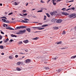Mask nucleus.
Returning a JSON list of instances; mask_svg holds the SVG:
<instances>
[{
    "mask_svg": "<svg viewBox=\"0 0 76 76\" xmlns=\"http://www.w3.org/2000/svg\"><path fill=\"white\" fill-rule=\"evenodd\" d=\"M39 38V37H36L35 38H34L33 39H33V40H37V39H38Z\"/></svg>",
    "mask_w": 76,
    "mask_h": 76,
    "instance_id": "nucleus-16",
    "label": "nucleus"
},
{
    "mask_svg": "<svg viewBox=\"0 0 76 76\" xmlns=\"http://www.w3.org/2000/svg\"><path fill=\"white\" fill-rule=\"evenodd\" d=\"M2 20L4 21V22H6V20L5 19H2Z\"/></svg>",
    "mask_w": 76,
    "mask_h": 76,
    "instance_id": "nucleus-27",
    "label": "nucleus"
},
{
    "mask_svg": "<svg viewBox=\"0 0 76 76\" xmlns=\"http://www.w3.org/2000/svg\"><path fill=\"white\" fill-rule=\"evenodd\" d=\"M41 32V31H35V32H34V33H37V32Z\"/></svg>",
    "mask_w": 76,
    "mask_h": 76,
    "instance_id": "nucleus-57",
    "label": "nucleus"
},
{
    "mask_svg": "<svg viewBox=\"0 0 76 76\" xmlns=\"http://www.w3.org/2000/svg\"><path fill=\"white\" fill-rule=\"evenodd\" d=\"M12 14H13V12H11L10 13H9L8 14V15H12Z\"/></svg>",
    "mask_w": 76,
    "mask_h": 76,
    "instance_id": "nucleus-38",
    "label": "nucleus"
},
{
    "mask_svg": "<svg viewBox=\"0 0 76 76\" xmlns=\"http://www.w3.org/2000/svg\"><path fill=\"white\" fill-rule=\"evenodd\" d=\"M56 1V0H52V2H55V1Z\"/></svg>",
    "mask_w": 76,
    "mask_h": 76,
    "instance_id": "nucleus-55",
    "label": "nucleus"
},
{
    "mask_svg": "<svg viewBox=\"0 0 76 76\" xmlns=\"http://www.w3.org/2000/svg\"><path fill=\"white\" fill-rule=\"evenodd\" d=\"M53 2V5H54V6H56V3H55L54 2Z\"/></svg>",
    "mask_w": 76,
    "mask_h": 76,
    "instance_id": "nucleus-32",
    "label": "nucleus"
},
{
    "mask_svg": "<svg viewBox=\"0 0 76 76\" xmlns=\"http://www.w3.org/2000/svg\"><path fill=\"white\" fill-rule=\"evenodd\" d=\"M24 20H22L21 21V22H22V23H24Z\"/></svg>",
    "mask_w": 76,
    "mask_h": 76,
    "instance_id": "nucleus-56",
    "label": "nucleus"
},
{
    "mask_svg": "<svg viewBox=\"0 0 76 76\" xmlns=\"http://www.w3.org/2000/svg\"><path fill=\"white\" fill-rule=\"evenodd\" d=\"M50 14L52 16H53L54 15H56V14L54 13V12H50Z\"/></svg>",
    "mask_w": 76,
    "mask_h": 76,
    "instance_id": "nucleus-13",
    "label": "nucleus"
},
{
    "mask_svg": "<svg viewBox=\"0 0 76 76\" xmlns=\"http://www.w3.org/2000/svg\"><path fill=\"white\" fill-rule=\"evenodd\" d=\"M65 49H66V48H61V50H64Z\"/></svg>",
    "mask_w": 76,
    "mask_h": 76,
    "instance_id": "nucleus-58",
    "label": "nucleus"
},
{
    "mask_svg": "<svg viewBox=\"0 0 76 76\" xmlns=\"http://www.w3.org/2000/svg\"><path fill=\"white\" fill-rule=\"evenodd\" d=\"M19 15H20V16H23V17H25V16L24 15H23L20 14H19Z\"/></svg>",
    "mask_w": 76,
    "mask_h": 76,
    "instance_id": "nucleus-48",
    "label": "nucleus"
},
{
    "mask_svg": "<svg viewBox=\"0 0 76 76\" xmlns=\"http://www.w3.org/2000/svg\"><path fill=\"white\" fill-rule=\"evenodd\" d=\"M48 26V24H45L42 26V27H46V26Z\"/></svg>",
    "mask_w": 76,
    "mask_h": 76,
    "instance_id": "nucleus-17",
    "label": "nucleus"
},
{
    "mask_svg": "<svg viewBox=\"0 0 76 76\" xmlns=\"http://www.w3.org/2000/svg\"><path fill=\"white\" fill-rule=\"evenodd\" d=\"M27 15V13H25V14H23V16H24V17L25 16H26Z\"/></svg>",
    "mask_w": 76,
    "mask_h": 76,
    "instance_id": "nucleus-44",
    "label": "nucleus"
},
{
    "mask_svg": "<svg viewBox=\"0 0 76 76\" xmlns=\"http://www.w3.org/2000/svg\"><path fill=\"white\" fill-rule=\"evenodd\" d=\"M53 28L54 30H56V29H58V27H54Z\"/></svg>",
    "mask_w": 76,
    "mask_h": 76,
    "instance_id": "nucleus-15",
    "label": "nucleus"
},
{
    "mask_svg": "<svg viewBox=\"0 0 76 76\" xmlns=\"http://www.w3.org/2000/svg\"><path fill=\"white\" fill-rule=\"evenodd\" d=\"M31 60L29 59H27L26 60V63H29V62H30Z\"/></svg>",
    "mask_w": 76,
    "mask_h": 76,
    "instance_id": "nucleus-11",
    "label": "nucleus"
},
{
    "mask_svg": "<svg viewBox=\"0 0 76 76\" xmlns=\"http://www.w3.org/2000/svg\"><path fill=\"white\" fill-rule=\"evenodd\" d=\"M24 20H26H26H29L27 18H25L24 19Z\"/></svg>",
    "mask_w": 76,
    "mask_h": 76,
    "instance_id": "nucleus-41",
    "label": "nucleus"
},
{
    "mask_svg": "<svg viewBox=\"0 0 76 76\" xmlns=\"http://www.w3.org/2000/svg\"><path fill=\"white\" fill-rule=\"evenodd\" d=\"M2 38H3V37L1 36V35H0V39H1Z\"/></svg>",
    "mask_w": 76,
    "mask_h": 76,
    "instance_id": "nucleus-45",
    "label": "nucleus"
},
{
    "mask_svg": "<svg viewBox=\"0 0 76 76\" xmlns=\"http://www.w3.org/2000/svg\"><path fill=\"white\" fill-rule=\"evenodd\" d=\"M54 13H57V11H55L54 12Z\"/></svg>",
    "mask_w": 76,
    "mask_h": 76,
    "instance_id": "nucleus-60",
    "label": "nucleus"
},
{
    "mask_svg": "<svg viewBox=\"0 0 76 76\" xmlns=\"http://www.w3.org/2000/svg\"><path fill=\"white\" fill-rule=\"evenodd\" d=\"M64 15H69V14L67 13H65Z\"/></svg>",
    "mask_w": 76,
    "mask_h": 76,
    "instance_id": "nucleus-47",
    "label": "nucleus"
},
{
    "mask_svg": "<svg viewBox=\"0 0 76 76\" xmlns=\"http://www.w3.org/2000/svg\"><path fill=\"white\" fill-rule=\"evenodd\" d=\"M41 27H32V28L33 29H38L39 30H42L44 29V28H41Z\"/></svg>",
    "mask_w": 76,
    "mask_h": 76,
    "instance_id": "nucleus-2",
    "label": "nucleus"
},
{
    "mask_svg": "<svg viewBox=\"0 0 76 76\" xmlns=\"http://www.w3.org/2000/svg\"><path fill=\"white\" fill-rule=\"evenodd\" d=\"M76 55H75V56H72V57H71V59H72V58H76Z\"/></svg>",
    "mask_w": 76,
    "mask_h": 76,
    "instance_id": "nucleus-19",
    "label": "nucleus"
},
{
    "mask_svg": "<svg viewBox=\"0 0 76 76\" xmlns=\"http://www.w3.org/2000/svg\"><path fill=\"white\" fill-rule=\"evenodd\" d=\"M21 28H26V26H20Z\"/></svg>",
    "mask_w": 76,
    "mask_h": 76,
    "instance_id": "nucleus-14",
    "label": "nucleus"
},
{
    "mask_svg": "<svg viewBox=\"0 0 76 76\" xmlns=\"http://www.w3.org/2000/svg\"><path fill=\"white\" fill-rule=\"evenodd\" d=\"M9 58H10V59H11V60H12V59L13 58V57L11 56H10L9 57Z\"/></svg>",
    "mask_w": 76,
    "mask_h": 76,
    "instance_id": "nucleus-24",
    "label": "nucleus"
},
{
    "mask_svg": "<svg viewBox=\"0 0 76 76\" xmlns=\"http://www.w3.org/2000/svg\"><path fill=\"white\" fill-rule=\"evenodd\" d=\"M0 48L1 49H3V48H4V47H3V46L1 45L0 46Z\"/></svg>",
    "mask_w": 76,
    "mask_h": 76,
    "instance_id": "nucleus-26",
    "label": "nucleus"
},
{
    "mask_svg": "<svg viewBox=\"0 0 76 76\" xmlns=\"http://www.w3.org/2000/svg\"><path fill=\"white\" fill-rule=\"evenodd\" d=\"M44 16V20H46V18H47V16Z\"/></svg>",
    "mask_w": 76,
    "mask_h": 76,
    "instance_id": "nucleus-33",
    "label": "nucleus"
},
{
    "mask_svg": "<svg viewBox=\"0 0 76 76\" xmlns=\"http://www.w3.org/2000/svg\"><path fill=\"white\" fill-rule=\"evenodd\" d=\"M0 31L1 34H4V33L3 32L1 31Z\"/></svg>",
    "mask_w": 76,
    "mask_h": 76,
    "instance_id": "nucleus-43",
    "label": "nucleus"
},
{
    "mask_svg": "<svg viewBox=\"0 0 76 76\" xmlns=\"http://www.w3.org/2000/svg\"><path fill=\"white\" fill-rule=\"evenodd\" d=\"M71 10L70 8L67 9V10H66V11H68V10Z\"/></svg>",
    "mask_w": 76,
    "mask_h": 76,
    "instance_id": "nucleus-46",
    "label": "nucleus"
},
{
    "mask_svg": "<svg viewBox=\"0 0 76 76\" xmlns=\"http://www.w3.org/2000/svg\"><path fill=\"white\" fill-rule=\"evenodd\" d=\"M4 53H1V55H4Z\"/></svg>",
    "mask_w": 76,
    "mask_h": 76,
    "instance_id": "nucleus-61",
    "label": "nucleus"
},
{
    "mask_svg": "<svg viewBox=\"0 0 76 76\" xmlns=\"http://www.w3.org/2000/svg\"><path fill=\"white\" fill-rule=\"evenodd\" d=\"M66 9V8H62L61 9V10H65V9Z\"/></svg>",
    "mask_w": 76,
    "mask_h": 76,
    "instance_id": "nucleus-52",
    "label": "nucleus"
},
{
    "mask_svg": "<svg viewBox=\"0 0 76 76\" xmlns=\"http://www.w3.org/2000/svg\"><path fill=\"white\" fill-rule=\"evenodd\" d=\"M23 42L25 43V44H27L28 42V40H24L23 41Z\"/></svg>",
    "mask_w": 76,
    "mask_h": 76,
    "instance_id": "nucleus-12",
    "label": "nucleus"
},
{
    "mask_svg": "<svg viewBox=\"0 0 76 76\" xmlns=\"http://www.w3.org/2000/svg\"><path fill=\"white\" fill-rule=\"evenodd\" d=\"M66 34V32L65 31H63L62 34V35H64V34Z\"/></svg>",
    "mask_w": 76,
    "mask_h": 76,
    "instance_id": "nucleus-28",
    "label": "nucleus"
},
{
    "mask_svg": "<svg viewBox=\"0 0 76 76\" xmlns=\"http://www.w3.org/2000/svg\"><path fill=\"white\" fill-rule=\"evenodd\" d=\"M15 58H18V55H15Z\"/></svg>",
    "mask_w": 76,
    "mask_h": 76,
    "instance_id": "nucleus-54",
    "label": "nucleus"
},
{
    "mask_svg": "<svg viewBox=\"0 0 76 76\" xmlns=\"http://www.w3.org/2000/svg\"><path fill=\"white\" fill-rule=\"evenodd\" d=\"M17 64H18V65H19L20 64V62H18L17 63Z\"/></svg>",
    "mask_w": 76,
    "mask_h": 76,
    "instance_id": "nucleus-30",
    "label": "nucleus"
},
{
    "mask_svg": "<svg viewBox=\"0 0 76 76\" xmlns=\"http://www.w3.org/2000/svg\"><path fill=\"white\" fill-rule=\"evenodd\" d=\"M61 70H62V69H59L58 70V72H61Z\"/></svg>",
    "mask_w": 76,
    "mask_h": 76,
    "instance_id": "nucleus-35",
    "label": "nucleus"
},
{
    "mask_svg": "<svg viewBox=\"0 0 76 76\" xmlns=\"http://www.w3.org/2000/svg\"><path fill=\"white\" fill-rule=\"evenodd\" d=\"M19 44H22V42H19Z\"/></svg>",
    "mask_w": 76,
    "mask_h": 76,
    "instance_id": "nucleus-51",
    "label": "nucleus"
},
{
    "mask_svg": "<svg viewBox=\"0 0 76 76\" xmlns=\"http://www.w3.org/2000/svg\"><path fill=\"white\" fill-rule=\"evenodd\" d=\"M20 64H23V62H20Z\"/></svg>",
    "mask_w": 76,
    "mask_h": 76,
    "instance_id": "nucleus-53",
    "label": "nucleus"
},
{
    "mask_svg": "<svg viewBox=\"0 0 76 76\" xmlns=\"http://www.w3.org/2000/svg\"><path fill=\"white\" fill-rule=\"evenodd\" d=\"M46 15H47L48 17L49 18H50V15H49L48 13H46Z\"/></svg>",
    "mask_w": 76,
    "mask_h": 76,
    "instance_id": "nucleus-25",
    "label": "nucleus"
},
{
    "mask_svg": "<svg viewBox=\"0 0 76 76\" xmlns=\"http://www.w3.org/2000/svg\"><path fill=\"white\" fill-rule=\"evenodd\" d=\"M40 2L41 3H45V2L43 0H42L40 1Z\"/></svg>",
    "mask_w": 76,
    "mask_h": 76,
    "instance_id": "nucleus-36",
    "label": "nucleus"
},
{
    "mask_svg": "<svg viewBox=\"0 0 76 76\" xmlns=\"http://www.w3.org/2000/svg\"><path fill=\"white\" fill-rule=\"evenodd\" d=\"M2 18H3L4 19H7V18L5 17H3L1 18V19H2Z\"/></svg>",
    "mask_w": 76,
    "mask_h": 76,
    "instance_id": "nucleus-34",
    "label": "nucleus"
},
{
    "mask_svg": "<svg viewBox=\"0 0 76 76\" xmlns=\"http://www.w3.org/2000/svg\"><path fill=\"white\" fill-rule=\"evenodd\" d=\"M10 42H10H14V40L12 39H11L9 41Z\"/></svg>",
    "mask_w": 76,
    "mask_h": 76,
    "instance_id": "nucleus-42",
    "label": "nucleus"
},
{
    "mask_svg": "<svg viewBox=\"0 0 76 76\" xmlns=\"http://www.w3.org/2000/svg\"><path fill=\"white\" fill-rule=\"evenodd\" d=\"M69 18H71L72 17L73 18H76V14H73L70 15H69L68 16Z\"/></svg>",
    "mask_w": 76,
    "mask_h": 76,
    "instance_id": "nucleus-3",
    "label": "nucleus"
},
{
    "mask_svg": "<svg viewBox=\"0 0 76 76\" xmlns=\"http://www.w3.org/2000/svg\"><path fill=\"white\" fill-rule=\"evenodd\" d=\"M43 68L44 69H45V70H49L50 69V68H49V67H45L44 66L43 67Z\"/></svg>",
    "mask_w": 76,
    "mask_h": 76,
    "instance_id": "nucleus-8",
    "label": "nucleus"
},
{
    "mask_svg": "<svg viewBox=\"0 0 76 76\" xmlns=\"http://www.w3.org/2000/svg\"><path fill=\"white\" fill-rule=\"evenodd\" d=\"M58 58V57L56 56L55 58H53V60H56Z\"/></svg>",
    "mask_w": 76,
    "mask_h": 76,
    "instance_id": "nucleus-29",
    "label": "nucleus"
},
{
    "mask_svg": "<svg viewBox=\"0 0 76 76\" xmlns=\"http://www.w3.org/2000/svg\"><path fill=\"white\" fill-rule=\"evenodd\" d=\"M16 70L18 71H20L21 70V69H20V68H19V67H17Z\"/></svg>",
    "mask_w": 76,
    "mask_h": 76,
    "instance_id": "nucleus-18",
    "label": "nucleus"
},
{
    "mask_svg": "<svg viewBox=\"0 0 76 76\" xmlns=\"http://www.w3.org/2000/svg\"><path fill=\"white\" fill-rule=\"evenodd\" d=\"M42 23H39L38 24V25H42Z\"/></svg>",
    "mask_w": 76,
    "mask_h": 76,
    "instance_id": "nucleus-64",
    "label": "nucleus"
},
{
    "mask_svg": "<svg viewBox=\"0 0 76 76\" xmlns=\"http://www.w3.org/2000/svg\"><path fill=\"white\" fill-rule=\"evenodd\" d=\"M56 20V19L55 18H53L52 19L51 21L52 23H55Z\"/></svg>",
    "mask_w": 76,
    "mask_h": 76,
    "instance_id": "nucleus-5",
    "label": "nucleus"
},
{
    "mask_svg": "<svg viewBox=\"0 0 76 76\" xmlns=\"http://www.w3.org/2000/svg\"><path fill=\"white\" fill-rule=\"evenodd\" d=\"M3 26L4 27H5V26H6V27H7V26H8L7 25V24H6L5 23L3 24Z\"/></svg>",
    "mask_w": 76,
    "mask_h": 76,
    "instance_id": "nucleus-22",
    "label": "nucleus"
},
{
    "mask_svg": "<svg viewBox=\"0 0 76 76\" xmlns=\"http://www.w3.org/2000/svg\"><path fill=\"white\" fill-rule=\"evenodd\" d=\"M7 29H10V30H13V31L15 30V29L11 28V27H7L6 28Z\"/></svg>",
    "mask_w": 76,
    "mask_h": 76,
    "instance_id": "nucleus-6",
    "label": "nucleus"
},
{
    "mask_svg": "<svg viewBox=\"0 0 76 76\" xmlns=\"http://www.w3.org/2000/svg\"><path fill=\"white\" fill-rule=\"evenodd\" d=\"M26 32V30H20V31L18 32H17L16 33V34L17 35H19V34H23V33H25Z\"/></svg>",
    "mask_w": 76,
    "mask_h": 76,
    "instance_id": "nucleus-1",
    "label": "nucleus"
},
{
    "mask_svg": "<svg viewBox=\"0 0 76 76\" xmlns=\"http://www.w3.org/2000/svg\"><path fill=\"white\" fill-rule=\"evenodd\" d=\"M70 9L71 10H74L75 9V8L74 7L70 8Z\"/></svg>",
    "mask_w": 76,
    "mask_h": 76,
    "instance_id": "nucleus-31",
    "label": "nucleus"
},
{
    "mask_svg": "<svg viewBox=\"0 0 76 76\" xmlns=\"http://www.w3.org/2000/svg\"><path fill=\"white\" fill-rule=\"evenodd\" d=\"M14 4L15 6H16L18 4V3H17L16 2H15Z\"/></svg>",
    "mask_w": 76,
    "mask_h": 76,
    "instance_id": "nucleus-40",
    "label": "nucleus"
},
{
    "mask_svg": "<svg viewBox=\"0 0 76 76\" xmlns=\"http://www.w3.org/2000/svg\"><path fill=\"white\" fill-rule=\"evenodd\" d=\"M25 51L26 52H28V50H25Z\"/></svg>",
    "mask_w": 76,
    "mask_h": 76,
    "instance_id": "nucleus-62",
    "label": "nucleus"
},
{
    "mask_svg": "<svg viewBox=\"0 0 76 76\" xmlns=\"http://www.w3.org/2000/svg\"><path fill=\"white\" fill-rule=\"evenodd\" d=\"M42 10H43V9H41L40 10L38 11L37 12H42Z\"/></svg>",
    "mask_w": 76,
    "mask_h": 76,
    "instance_id": "nucleus-21",
    "label": "nucleus"
},
{
    "mask_svg": "<svg viewBox=\"0 0 76 76\" xmlns=\"http://www.w3.org/2000/svg\"><path fill=\"white\" fill-rule=\"evenodd\" d=\"M62 20L61 19H58L56 21V23H60L62 22Z\"/></svg>",
    "mask_w": 76,
    "mask_h": 76,
    "instance_id": "nucleus-4",
    "label": "nucleus"
},
{
    "mask_svg": "<svg viewBox=\"0 0 76 76\" xmlns=\"http://www.w3.org/2000/svg\"><path fill=\"white\" fill-rule=\"evenodd\" d=\"M65 12H62V15H65Z\"/></svg>",
    "mask_w": 76,
    "mask_h": 76,
    "instance_id": "nucleus-59",
    "label": "nucleus"
},
{
    "mask_svg": "<svg viewBox=\"0 0 76 76\" xmlns=\"http://www.w3.org/2000/svg\"><path fill=\"white\" fill-rule=\"evenodd\" d=\"M6 23H10V21H9V20H7L5 21Z\"/></svg>",
    "mask_w": 76,
    "mask_h": 76,
    "instance_id": "nucleus-39",
    "label": "nucleus"
},
{
    "mask_svg": "<svg viewBox=\"0 0 76 76\" xmlns=\"http://www.w3.org/2000/svg\"><path fill=\"white\" fill-rule=\"evenodd\" d=\"M21 27L20 26L17 27L16 28H15V29H21Z\"/></svg>",
    "mask_w": 76,
    "mask_h": 76,
    "instance_id": "nucleus-20",
    "label": "nucleus"
},
{
    "mask_svg": "<svg viewBox=\"0 0 76 76\" xmlns=\"http://www.w3.org/2000/svg\"><path fill=\"white\" fill-rule=\"evenodd\" d=\"M23 12V13H24L25 12H26V10H24Z\"/></svg>",
    "mask_w": 76,
    "mask_h": 76,
    "instance_id": "nucleus-49",
    "label": "nucleus"
},
{
    "mask_svg": "<svg viewBox=\"0 0 76 76\" xmlns=\"http://www.w3.org/2000/svg\"><path fill=\"white\" fill-rule=\"evenodd\" d=\"M62 42L61 41H60L58 42H57L56 43V44H61V42Z\"/></svg>",
    "mask_w": 76,
    "mask_h": 76,
    "instance_id": "nucleus-23",
    "label": "nucleus"
},
{
    "mask_svg": "<svg viewBox=\"0 0 76 76\" xmlns=\"http://www.w3.org/2000/svg\"><path fill=\"white\" fill-rule=\"evenodd\" d=\"M73 1H74V0H72L71 1H70L68 2H67V3H69V2H73Z\"/></svg>",
    "mask_w": 76,
    "mask_h": 76,
    "instance_id": "nucleus-37",
    "label": "nucleus"
},
{
    "mask_svg": "<svg viewBox=\"0 0 76 76\" xmlns=\"http://www.w3.org/2000/svg\"><path fill=\"white\" fill-rule=\"evenodd\" d=\"M2 42H3L2 41H0V44H1V43H2Z\"/></svg>",
    "mask_w": 76,
    "mask_h": 76,
    "instance_id": "nucleus-63",
    "label": "nucleus"
},
{
    "mask_svg": "<svg viewBox=\"0 0 76 76\" xmlns=\"http://www.w3.org/2000/svg\"><path fill=\"white\" fill-rule=\"evenodd\" d=\"M11 37H15L16 38V37H17V36L12 34L11 35Z\"/></svg>",
    "mask_w": 76,
    "mask_h": 76,
    "instance_id": "nucleus-9",
    "label": "nucleus"
},
{
    "mask_svg": "<svg viewBox=\"0 0 76 76\" xmlns=\"http://www.w3.org/2000/svg\"><path fill=\"white\" fill-rule=\"evenodd\" d=\"M9 38H7V39L6 40L4 39V43H6V42H7V41H9Z\"/></svg>",
    "mask_w": 76,
    "mask_h": 76,
    "instance_id": "nucleus-7",
    "label": "nucleus"
},
{
    "mask_svg": "<svg viewBox=\"0 0 76 76\" xmlns=\"http://www.w3.org/2000/svg\"><path fill=\"white\" fill-rule=\"evenodd\" d=\"M51 1V0H49L48 1L47 3H48H48H49V2H50V1Z\"/></svg>",
    "mask_w": 76,
    "mask_h": 76,
    "instance_id": "nucleus-50",
    "label": "nucleus"
},
{
    "mask_svg": "<svg viewBox=\"0 0 76 76\" xmlns=\"http://www.w3.org/2000/svg\"><path fill=\"white\" fill-rule=\"evenodd\" d=\"M26 30H27V31L28 32H31V29L30 28H27L26 29Z\"/></svg>",
    "mask_w": 76,
    "mask_h": 76,
    "instance_id": "nucleus-10",
    "label": "nucleus"
}]
</instances>
